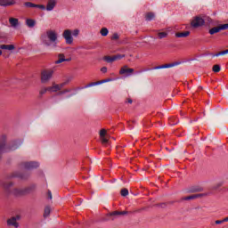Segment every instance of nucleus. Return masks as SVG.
Here are the masks:
<instances>
[{
    "label": "nucleus",
    "instance_id": "nucleus-1",
    "mask_svg": "<svg viewBox=\"0 0 228 228\" xmlns=\"http://www.w3.org/2000/svg\"><path fill=\"white\" fill-rule=\"evenodd\" d=\"M41 40L46 47H49L51 43L53 44V47H56V44L58 42V32L54 29H48L46 30L45 35L41 36Z\"/></svg>",
    "mask_w": 228,
    "mask_h": 228
},
{
    "label": "nucleus",
    "instance_id": "nucleus-2",
    "mask_svg": "<svg viewBox=\"0 0 228 228\" xmlns=\"http://www.w3.org/2000/svg\"><path fill=\"white\" fill-rule=\"evenodd\" d=\"M79 33H80L79 28H75L73 30L67 28L63 30L62 37L64 38L68 45H72V44H74L73 37H75V38H77V37H79Z\"/></svg>",
    "mask_w": 228,
    "mask_h": 228
},
{
    "label": "nucleus",
    "instance_id": "nucleus-3",
    "mask_svg": "<svg viewBox=\"0 0 228 228\" xmlns=\"http://www.w3.org/2000/svg\"><path fill=\"white\" fill-rule=\"evenodd\" d=\"M17 144H9L6 145V140L2 139L0 141V155L4 154V152H9V151H15L17 149Z\"/></svg>",
    "mask_w": 228,
    "mask_h": 228
},
{
    "label": "nucleus",
    "instance_id": "nucleus-4",
    "mask_svg": "<svg viewBox=\"0 0 228 228\" xmlns=\"http://www.w3.org/2000/svg\"><path fill=\"white\" fill-rule=\"evenodd\" d=\"M54 71L53 69H44L41 72V83H49L53 78Z\"/></svg>",
    "mask_w": 228,
    "mask_h": 228
},
{
    "label": "nucleus",
    "instance_id": "nucleus-5",
    "mask_svg": "<svg viewBox=\"0 0 228 228\" xmlns=\"http://www.w3.org/2000/svg\"><path fill=\"white\" fill-rule=\"evenodd\" d=\"M204 24H206V21L204 20V18H202L200 16L193 17L191 21V28H202V26H204Z\"/></svg>",
    "mask_w": 228,
    "mask_h": 228
},
{
    "label": "nucleus",
    "instance_id": "nucleus-6",
    "mask_svg": "<svg viewBox=\"0 0 228 228\" xmlns=\"http://www.w3.org/2000/svg\"><path fill=\"white\" fill-rule=\"evenodd\" d=\"M19 220H20V216H14L7 219L8 227L19 228Z\"/></svg>",
    "mask_w": 228,
    "mask_h": 228
},
{
    "label": "nucleus",
    "instance_id": "nucleus-7",
    "mask_svg": "<svg viewBox=\"0 0 228 228\" xmlns=\"http://www.w3.org/2000/svg\"><path fill=\"white\" fill-rule=\"evenodd\" d=\"M122 58H126L125 54H117L114 56H105L104 61H107V63H113V61H117V60H122Z\"/></svg>",
    "mask_w": 228,
    "mask_h": 228
},
{
    "label": "nucleus",
    "instance_id": "nucleus-8",
    "mask_svg": "<svg viewBox=\"0 0 228 228\" xmlns=\"http://www.w3.org/2000/svg\"><path fill=\"white\" fill-rule=\"evenodd\" d=\"M65 86V83L61 84H53L52 86H48V90L50 94H54L56 92H60Z\"/></svg>",
    "mask_w": 228,
    "mask_h": 228
},
{
    "label": "nucleus",
    "instance_id": "nucleus-9",
    "mask_svg": "<svg viewBox=\"0 0 228 228\" xmlns=\"http://www.w3.org/2000/svg\"><path fill=\"white\" fill-rule=\"evenodd\" d=\"M25 24L27 27H28L30 29L35 28L37 26V20L31 19V18H27L25 20Z\"/></svg>",
    "mask_w": 228,
    "mask_h": 228
},
{
    "label": "nucleus",
    "instance_id": "nucleus-10",
    "mask_svg": "<svg viewBox=\"0 0 228 228\" xmlns=\"http://www.w3.org/2000/svg\"><path fill=\"white\" fill-rule=\"evenodd\" d=\"M133 72H134V69L127 68V65L123 66L119 70L121 76H124V74H133Z\"/></svg>",
    "mask_w": 228,
    "mask_h": 228
},
{
    "label": "nucleus",
    "instance_id": "nucleus-11",
    "mask_svg": "<svg viewBox=\"0 0 228 228\" xmlns=\"http://www.w3.org/2000/svg\"><path fill=\"white\" fill-rule=\"evenodd\" d=\"M9 24H10L11 28H19V25L20 23L19 22V19L11 17V18H9Z\"/></svg>",
    "mask_w": 228,
    "mask_h": 228
},
{
    "label": "nucleus",
    "instance_id": "nucleus-12",
    "mask_svg": "<svg viewBox=\"0 0 228 228\" xmlns=\"http://www.w3.org/2000/svg\"><path fill=\"white\" fill-rule=\"evenodd\" d=\"M56 6L55 0H50L46 4V10L47 12H53L54 10V7Z\"/></svg>",
    "mask_w": 228,
    "mask_h": 228
},
{
    "label": "nucleus",
    "instance_id": "nucleus-13",
    "mask_svg": "<svg viewBox=\"0 0 228 228\" xmlns=\"http://www.w3.org/2000/svg\"><path fill=\"white\" fill-rule=\"evenodd\" d=\"M15 4V0H0V6H12Z\"/></svg>",
    "mask_w": 228,
    "mask_h": 228
},
{
    "label": "nucleus",
    "instance_id": "nucleus-14",
    "mask_svg": "<svg viewBox=\"0 0 228 228\" xmlns=\"http://www.w3.org/2000/svg\"><path fill=\"white\" fill-rule=\"evenodd\" d=\"M0 49L6 51H15V45H0Z\"/></svg>",
    "mask_w": 228,
    "mask_h": 228
},
{
    "label": "nucleus",
    "instance_id": "nucleus-15",
    "mask_svg": "<svg viewBox=\"0 0 228 228\" xmlns=\"http://www.w3.org/2000/svg\"><path fill=\"white\" fill-rule=\"evenodd\" d=\"M176 65H181V62L164 64L162 66H159V69H172V67H176Z\"/></svg>",
    "mask_w": 228,
    "mask_h": 228
},
{
    "label": "nucleus",
    "instance_id": "nucleus-16",
    "mask_svg": "<svg viewBox=\"0 0 228 228\" xmlns=\"http://www.w3.org/2000/svg\"><path fill=\"white\" fill-rule=\"evenodd\" d=\"M190 36V31L178 32L175 34L176 38H185Z\"/></svg>",
    "mask_w": 228,
    "mask_h": 228
},
{
    "label": "nucleus",
    "instance_id": "nucleus-17",
    "mask_svg": "<svg viewBox=\"0 0 228 228\" xmlns=\"http://www.w3.org/2000/svg\"><path fill=\"white\" fill-rule=\"evenodd\" d=\"M37 162H26L25 168H37Z\"/></svg>",
    "mask_w": 228,
    "mask_h": 228
},
{
    "label": "nucleus",
    "instance_id": "nucleus-18",
    "mask_svg": "<svg viewBox=\"0 0 228 228\" xmlns=\"http://www.w3.org/2000/svg\"><path fill=\"white\" fill-rule=\"evenodd\" d=\"M63 61H67V59H65V55L63 54H59V59L55 61L56 65L60 63H63Z\"/></svg>",
    "mask_w": 228,
    "mask_h": 228
},
{
    "label": "nucleus",
    "instance_id": "nucleus-19",
    "mask_svg": "<svg viewBox=\"0 0 228 228\" xmlns=\"http://www.w3.org/2000/svg\"><path fill=\"white\" fill-rule=\"evenodd\" d=\"M154 17H156L154 12H147L145 15L146 20H152L154 19Z\"/></svg>",
    "mask_w": 228,
    "mask_h": 228
},
{
    "label": "nucleus",
    "instance_id": "nucleus-20",
    "mask_svg": "<svg viewBox=\"0 0 228 228\" xmlns=\"http://www.w3.org/2000/svg\"><path fill=\"white\" fill-rule=\"evenodd\" d=\"M215 33H220V27H214L209 30L210 35H215Z\"/></svg>",
    "mask_w": 228,
    "mask_h": 228
},
{
    "label": "nucleus",
    "instance_id": "nucleus-21",
    "mask_svg": "<svg viewBox=\"0 0 228 228\" xmlns=\"http://www.w3.org/2000/svg\"><path fill=\"white\" fill-rule=\"evenodd\" d=\"M109 33L110 30H108V28H102V29L100 30V34L102 35V37H108Z\"/></svg>",
    "mask_w": 228,
    "mask_h": 228
},
{
    "label": "nucleus",
    "instance_id": "nucleus-22",
    "mask_svg": "<svg viewBox=\"0 0 228 228\" xmlns=\"http://www.w3.org/2000/svg\"><path fill=\"white\" fill-rule=\"evenodd\" d=\"M51 215V207H45L44 211V218H47Z\"/></svg>",
    "mask_w": 228,
    "mask_h": 228
},
{
    "label": "nucleus",
    "instance_id": "nucleus-23",
    "mask_svg": "<svg viewBox=\"0 0 228 228\" xmlns=\"http://www.w3.org/2000/svg\"><path fill=\"white\" fill-rule=\"evenodd\" d=\"M106 136H108V131L104 128L100 130V138H104Z\"/></svg>",
    "mask_w": 228,
    "mask_h": 228
},
{
    "label": "nucleus",
    "instance_id": "nucleus-24",
    "mask_svg": "<svg viewBox=\"0 0 228 228\" xmlns=\"http://www.w3.org/2000/svg\"><path fill=\"white\" fill-rule=\"evenodd\" d=\"M158 37H159V39L167 38V37H168V33H167V32H159Z\"/></svg>",
    "mask_w": 228,
    "mask_h": 228
},
{
    "label": "nucleus",
    "instance_id": "nucleus-25",
    "mask_svg": "<svg viewBox=\"0 0 228 228\" xmlns=\"http://www.w3.org/2000/svg\"><path fill=\"white\" fill-rule=\"evenodd\" d=\"M24 5L27 6V8H37V4L30 2H26Z\"/></svg>",
    "mask_w": 228,
    "mask_h": 228
},
{
    "label": "nucleus",
    "instance_id": "nucleus-26",
    "mask_svg": "<svg viewBox=\"0 0 228 228\" xmlns=\"http://www.w3.org/2000/svg\"><path fill=\"white\" fill-rule=\"evenodd\" d=\"M202 190H204L202 187L200 186H195L191 189L192 192H199V191H202Z\"/></svg>",
    "mask_w": 228,
    "mask_h": 228
},
{
    "label": "nucleus",
    "instance_id": "nucleus-27",
    "mask_svg": "<svg viewBox=\"0 0 228 228\" xmlns=\"http://www.w3.org/2000/svg\"><path fill=\"white\" fill-rule=\"evenodd\" d=\"M193 199H197V194H192L191 196H187V197L183 198V200H191Z\"/></svg>",
    "mask_w": 228,
    "mask_h": 228
},
{
    "label": "nucleus",
    "instance_id": "nucleus-28",
    "mask_svg": "<svg viewBox=\"0 0 228 228\" xmlns=\"http://www.w3.org/2000/svg\"><path fill=\"white\" fill-rule=\"evenodd\" d=\"M121 195L122 197H127V195H129V191H127V189H122Z\"/></svg>",
    "mask_w": 228,
    "mask_h": 228
},
{
    "label": "nucleus",
    "instance_id": "nucleus-29",
    "mask_svg": "<svg viewBox=\"0 0 228 228\" xmlns=\"http://www.w3.org/2000/svg\"><path fill=\"white\" fill-rule=\"evenodd\" d=\"M219 29H220V31H224L225 29H228V23L219 25Z\"/></svg>",
    "mask_w": 228,
    "mask_h": 228
},
{
    "label": "nucleus",
    "instance_id": "nucleus-30",
    "mask_svg": "<svg viewBox=\"0 0 228 228\" xmlns=\"http://www.w3.org/2000/svg\"><path fill=\"white\" fill-rule=\"evenodd\" d=\"M212 70L213 72H220V65L218 64L214 65Z\"/></svg>",
    "mask_w": 228,
    "mask_h": 228
},
{
    "label": "nucleus",
    "instance_id": "nucleus-31",
    "mask_svg": "<svg viewBox=\"0 0 228 228\" xmlns=\"http://www.w3.org/2000/svg\"><path fill=\"white\" fill-rule=\"evenodd\" d=\"M47 92H49V87H45L40 90L39 94L40 95H44V94H47Z\"/></svg>",
    "mask_w": 228,
    "mask_h": 228
},
{
    "label": "nucleus",
    "instance_id": "nucleus-32",
    "mask_svg": "<svg viewBox=\"0 0 228 228\" xmlns=\"http://www.w3.org/2000/svg\"><path fill=\"white\" fill-rule=\"evenodd\" d=\"M118 38H120V36L118 33H114L111 37V40H118Z\"/></svg>",
    "mask_w": 228,
    "mask_h": 228
},
{
    "label": "nucleus",
    "instance_id": "nucleus-33",
    "mask_svg": "<svg viewBox=\"0 0 228 228\" xmlns=\"http://www.w3.org/2000/svg\"><path fill=\"white\" fill-rule=\"evenodd\" d=\"M100 140L102 142V143H108L109 140L108 137H100Z\"/></svg>",
    "mask_w": 228,
    "mask_h": 228
},
{
    "label": "nucleus",
    "instance_id": "nucleus-34",
    "mask_svg": "<svg viewBox=\"0 0 228 228\" xmlns=\"http://www.w3.org/2000/svg\"><path fill=\"white\" fill-rule=\"evenodd\" d=\"M197 199H200V197H208V193H200V194H196Z\"/></svg>",
    "mask_w": 228,
    "mask_h": 228
},
{
    "label": "nucleus",
    "instance_id": "nucleus-35",
    "mask_svg": "<svg viewBox=\"0 0 228 228\" xmlns=\"http://www.w3.org/2000/svg\"><path fill=\"white\" fill-rule=\"evenodd\" d=\"M118 215H121L120 212L114 211V212L110 213V216H117Z\"/></svg>",
    "mask_w": 228,
    "mask_h": 228
},
{
    "label": "nucleus",
    "instance_id": "nucleus-36",
    "mask_svg": "<svg viewBox=\"0 0 228 228\" xmlns=\"http://www.w3.org/2000/svg\"><path fill=\"white\" fill-rule=\"evenodd\" d=\"M36 8H40L41 10H45V5L37 4Z\"/></svg>",
    "mask_w": 228,
    "mask_h": 228
},
{
    "label": "nucleus",
    "instance_id": "nucleus-37",
    "mask_svg": "<svg viewBox=\"0 0 228 228\" xmlns=\"http://www.w3.org/2000/svg\"><path fill=\"white\" fill-rule=\"evenodd\" d=\"M101 72H102L103 74H106V72H108V68L102 67V68L101 69Z\"/></svg>",
    "mask_w": 228,
    "mask_h": 228
},
{
    "label": "nucleus",
    "instance_id": "nucleus-38",
    "mask_svg": "<svg viewBox=\"0 0 228 228\" xmlns=\"http://www.w3.org/2000/svg\"><path fill=\"white\" fill-rule=\"evenodd\" d=\"M225 221H224V219L223 220H216V225H220L221 224H224Z\"/></svg>",
    "mask_w": 228,
    "mask_h": 228
},
{
    "label": "nucleus",
    "instance_id": "nucleus-39",
    "mask_svg": "<svg viewBox=\"0 0 228 228\" xmlns=\"http://www.w3.org/2000/svg\"><path fill=\"white\" fill-rule=\"evenodd\" d=\"M111 81V78L104 79L101 83H110Z\"/></svg>",
    "mask_w": 228,
    "mask_h": 228
},
{
    "label": "nucleus",
    "instance_id": "nucleus-40",
    "mask_svg": "<svg viewBox=\"0 0 228 228\" xmlns=\"http://www.w3.org/2000/svg\"><path fill=\"white\" fill-rule=\"evenodd\" d=\"M126 102L129 104H133V100L131 98L126 99Z\"/></svg>",
    "mask_w": 228,
    "mask_h": 228
},
{
    "label": "nucleus",
    "instance_id": "nucleus-41",
    "mask_svg": "<svg viewBox=\"0 0 228 228\" xmlns=\"http://www.w3.org/2000/svg\"><path fill=\"white\" fill-rule=\"evenodd\" d=\"M48 197H49L50 200L53 199V193H51V191H48Z\"/></svg>",
    "mask_w": 228,
    "mask_h": 228
},
{
    "label": "nucleus",
    "instance_id": "nucleus-42",
    "mask_svg": "<svg viewBox=\"0 0 228 228\" xmlns=\"http://www.w3.org/2000/svg\"><path fill=\"white\" fill-rule=\"evenodd\" d=\"M219 54H221V56H223L224 54H227V53H225V50H224L223 52H219Z\"/></svg>",
    "mask_w": 228,
    "mask_h": 228
},
{
    "label": "nucleus",
    "instance_id": "nucleus-43",
    "mask_svg": "<svg viewBox=\"0 0 228 228\" xmlns=\"http://www.w3.org/2000/svg\"><path fill=\"white\" fill-rule=\"evenodd\" d=\"M67 92H70V90H64V91H62L61 94H67Z\"/></svg>",
    "mask_w": 228,
    "mask_h": 228
},
{
    "label": "nucleus",
    "instance_id": "nucleus-44",
    "mask_svg": "<svg viewBox=\"0 0 228 228\" xmlns=\"http://www.w3.org/2000/svg\"><path fill=\"white\" fill-rule=\"evenodd\" d=\"M120 215H127V211H122L120 212Z\"/></svg>",
    "mask_w": 228,
    "mask_h": 228
},
{
    "label": "nucleus",
    "instance_id": "nucleus-45",
    "mask_svg": "<svg viewBox=\"0 0 228 228\" xmlns=\"http://www.w3.org/2000/svg\"><path fill=\"white\" fill-rule=\"evenodd\" d=\"M224 222H228V216L224 218Z\"/></svg>",
    "mask_w": 228,
    "mask_h": 228
},
{
    "label": "nucleus",
    "instance_id": "nucleus-46",
    "mask_svg": "<svg viewBox=\"0 0 228 228\" xmlns=\"http://www.w3.org/2000/svg\"><path fill=\"white\" fill-rule=\"evenodd\" d=\"M215 56H221V53H216Z\"/></svg>",
    "mask_w": 228,
    "mask_h": 228
},
{
    "label": "nucleus",
    "instance_id": "nucleus-47",
    "mask_svg": "<svg viewBox=\"0 0 228 228\" xmlns=\"http://www.w3.org/2000/svg\"><path fill=\"white\" fill-rule=\"evenodd\" d=\"M225 53L228 54V50H224Z\"/></svg>",
    "mask_w": 228,
    "mask_h": 228
},
{
    "label": "nucleus",
    "instance_id": "nucleus-48",
    "mask_svg": "<svg viewBox=\"0 0 228 228\" xmlns=\"http://www.w3.org/2000/svg\"><path fill=\"white\" fill-rule=\"evenodd\" d=\"M15 191H16L15 193H20V192H17V191H19V190H17V189L15 190Z\"/></svg>",
    "mask_w": 228,
    "mask_h": 228
},
{
    "label": "nucleus",
    "instance_id": "nucleus-49",
    "mask_svg": "<svg viewBox=\"0 0 228 228\" xmlns=\"http://www.w3.org/2000/svg\"><path fill=\"white\" fill-rule=\"evenodd\" d=\"M1 54H3V51L0 50V56H1Z\"/></svg>",
    "mask_w": 228,
    "mask_h": 228
},
{
    "label": "nucleus",
    "instance_id": "nucleus-50",
    "mask_svg": "<svg viewBox=\"0 0 228 228\" xmlns=\"http://www.w3.org/2000/svg\"><path fill=\"white\" fill-rule=\"evenodd\" d=\"M218 186H222V183H220Z\"/></svg>",
    "mask_w": 228,
    "mask_h": 228
}]
</instances>
